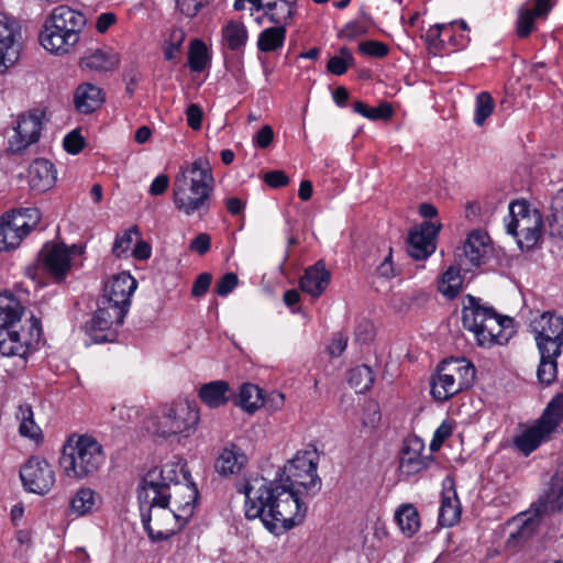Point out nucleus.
Listing matches in <instances>:
<instances>
[{
    "mask_svg": "<svg viewBox=\"0 0 563 563\" xmlns=\"http://www.w3.org/2000/svg\"><path fill=\"white\" fill-rule=\"evenodd\" d=\"M319 455L316 448L298 451L284 466L279 478L267 482L255 477L238 486L245 495V516L260 518L273 533L289 530L306 517L303 495H314L321 488L317 474Z\"/></svg>",
    "mask_w": 563,
    "mask_h": 563,
    "instance_id": "1",
    "label": "nucleus"
},
{
    "mask_svg": "<svg viewBox=\"0 0 563 563\" xmlns=\"http://www.w3.org/2000/svg\"><path fill=\"white\" fill-rule=\"evenodd\" d=\"M214 178L210 163L199 157L181 166L175 177L173 200L176 209L187 217L197 213L200 218L210 210Z\"/></svg>",
    "mask_w": 563,
    "mask_h": 563,
    "instance_id": "2",
    "label": "nucleus"
},
{
    "mask_svg": "<svg viewBox=\"0 0 563 563\" xmlns=\"http://www.w3.org/2000/svg\"><path fill=\"white\" fill-rule=\"evenodd\" d=\"M86 16L68 5H58L45 18L38 35L40 44L47 52L63 56L70 53L80 38Z\"/></svg>",
    "mask_w": 563,
    "mask_h": 563,
    "instance_id": "3",
    "label": "nucleus"
},
{
    "mask_svg": "<svg viewBox=\"0 0 563 563\" xmlns=\"http://www.w3.org/2000/svg\"><path fill=\"white\" fill-rule=\"evenodd\" d=\"M462 322L471 332L478 346L490 347L508 342L512 333V319L498 314L493 308L485 307L473 296L463 303Z\"/></svg>",
    "mask_w": 563,
    "mask_h": 563,
    "instance_id": "4",
    "label": "nucleus"
},
{
    "mask_svg": "<svg viewBox=\"0 0 563 563\" xmlns=\"http://www.w3.org/2000/svg\"><path fill=\"white\" fill-rule=\"evenodd\" d=\"M102 445L90 435H71L63 446L59 465L69 478L82 479L96 474L104 463Z\"/></svg>",
    "mask_w": 563,
    "mask_h": 563,
    "instance_id": "5",
    "label": "nucleus"
},
{
    "mask_svg": "<svg viewBox=\"0 0 563 563\" xmlns=\"http://www.w3.org/2000/svg\"><path fill=\"white\" fill-rule=\"evenodd\" d=\"M475 374V366L465 358L444 360L431 377V396L437 401H445L470 388L474 384Z\"/></svg>",
    "mask_w": 563,
    "mask_h": 563,
    "instance_id": "6",
    "label": "nucleus"
},
{
    "mask_svg": "<svg viewBox=\"0 0 563 563\" xmlns=\"http://www.w3.org/2000/svg\"><path fill=\"white\" fill-rule=\"evenodd\" d=\"M505 225L507 233L516 239L519 249L529 251L542 236L543 218L541 212L526 200H516L509 205Z\"/></svg>",
    "mask_w": 563,
    "mask_h": 563,
    "instance_id": "7",
    "label": "nucleus"
},
{
    "mask_svg": "<svg viewBox=\"0 0 563 563\" xmlns=\"http://www.w3.org/2000/svg\"><path fill=\"white\" fill-rule=\"evenodd\" d=\"M563 509V476L552 479L550 490L534 506L533 511L521 514L518 529L509 534L507 547L516 549L528 541L538 530L540 517L554 510Z\"/></svg>",
    "mask_w": 563,
    "mask_h": 563,
    "instance_id": "8",
    "label": "nucleus"
},
{
    "mask_svg": "<svg viewBox=\"0 0 563 563\" xmlns=\"http://www.w3.org/2000/svg\"><path fill=\"white\" fill-rule=\"evenodd\" d=\"M563 422V394H556L547 405L539 420L514 440L515 446L525 455L532 453L548 441Z\"/></svg>",
    "mask_w": 563,
    "mask_h": 563,
    "instance_id": "9",
    "label": "nucleus"
},
{
    "mask_svg": "<svg viewBox=\"0 0 563 563\" xmlns=\"http://www.w3.org/2000/svg\"><path fill=\"white\" fill-rule=\"evenodd\" d=\"M139 501L144 529L153 541L167 540L186 525L170 507L158 498L154 501Z\"/></svg>",
    "mask_w": 563,
    "mask_h": 563,
    "instance_id": "10",
    "label": "nucleus"
},
{
    "mask_svg": "<svg viewBox=\"0 0 563 563\" xmlns=\"http://www.w3.org/2000/svg\"><path fill=\"white\" fill-rule=\"evenodd\" d=\"M199 422L198 409L188 401H177L163 407L157 416L155 431L159 437H189Z\"/></svg>",
    "mask_w": 563,
    "mask_h": 563,
    "instance_id": "11",
    "label": "nucleus"
},
{
    "mask_svg": "<svg viewBox=\"0 0 563 563\" xmlns=\"http://www.w3.org/2000/svg\"><path fill=\"white\" fill-rule=\"evenodd\" d=\"M41 334V322L34 316L27 320V325H21L20 330H0V354L25 361L37 349Z\"/></svg>",
    "mask_w": 563,
    "mask_h": 563,
    "instance_id": "12",
    "label": "nucleus"
},
{
    "mask_svg": "<svg viewBox=\"0 0 563 563\" xmlns=\"http://www.w3.org/2000/svg\"><path fill=\"white\" fill-rule=\"evenodd\" d=\"M539 354L562 355L563 316L555 311H545L530 322Z\"/></svg>",
    "mask_w": 563,
    "mask_h": 563,
    "instance_id": "13",
    "label": "nucleus"
},
{
    "mask_svg": "<svg viewBox=\"0 0 563 563\" xmlns=\"http://www.w3.org/2000/svg\"><path fill=\"white\" fill-rule=\"evenodd\" d=\"M181 464H165L162 468H153L143 477L139 488V500L154 501L162 494V490L167 489L174 483H183L189 479Z\"/></svg>",
    "mask_w": 563,
    "mask_h": 563,
    "instance_id": "14",
    "label": "nucleus"
},
{
    "mask_svg": "<svg viewBox=\"0 0 563 563\" xmlns=\"http://www.w3.org/2000/svg\"><path fill=\"white\" fill-rule=\"evenodd\" d=\"M125 316L124 310L100 301L97 311L85 325L86 333L92 343L113 342L118 335L117 329Z\"/></svg>",
    "mask_w": 563,
    "mask_h": 563,
    "instance_id": "15",
    "label": "nucleus"
},
{
    "mask_svg": "<svg viewBox=\"0 0 563 563\" xmlns=\"http://www.w3.org/2000/svg\"><path fill=\"white\" fill-rule=\"evenodd\" d=\"M80 252L77 245L46 243L38 253V268L55 283L63 282L71 268V254Z\"/></svg>",
    "mask_w": 563,
    "mask_h": 563,
    "instance_id": "16",
    "label": "nucleus"
},
{
    "mask_svg": "<svg viewBox=\"0 0 563 563\" xmlns=\"http://www.w3.org/2000/svg\"><path fill=\"white\" fill-rule=\"evenodd\" d=\"M20 478L29 493L45 495L55 484V472L46 459L31 456L20 468Z\"/></svg>",
    "mask_w": 563,
    "mask_h": 563,
    "instance_id": "17",
    "label": "nucleus"
},
{
    "mask_svg": "<svg viewBox=\"0 0 563 563\" xmlns=\"http://www.w3.org/2000/svg\"><path fill=\"white\" fill-rule=\"evenodd\" d=\"M43 117L44 112L40 109H32L18 117L14 134L9 139L8 151L11 154H21L40 140Z\"/></svg>",
    "mask_w": 563,
    "mask_h": 563,
    "instance_id": "18",
    "label": "nucleus"
},
{
    "mask_svg": "<svg viewBox=\"0 0 563 563\" xmlns=\"http://www.w3.org/2000/svg\"><path fill=\"white\" fill-rule=\"evenodd\" d=\"M432 463L431 454H426L424 442L418 437L407 438L399 453L398 471L402 478H410L426 471Z\"/></svg>",
    "mask_w": 563,
    "mask_h": 563,
    "instance_id": "19",
    "label": "nucleus"
},
{
    "mask_svg": "<svg viewBox=\"0 0 563 563\" xmlns=\"http://www.w3.org/2000/svg\"><path fill=\"white\" fill-rule=\"evenodd\" d=\"M197 498L198 490L189 479L183 483H174L172 487L162 490L158 497L162 503L168 507L172 506L170 509L178 515L183 523H187L192 516Z\"/></svg>",
    "mask_w": 563,
    "mask_h": 563,
    "instance_id": "20",
    "label": "nucleus"
},
{
    "mask_svg": "<svg viewBox=\"0 0 563 563\" xmlns=\"http://www.w3.org/2000/svg\"><path fill=\"white\" fill-rule=\"evenodd\" d=\"M137 287V282L130 273L122 272L114 275L103 288V296L100 301L124 310L128 313L131 297Z\"/></svg>",
    "mask_w": 563,
    "mask_h": 563,
    "instance_id": "21",
    "label": "nucleus"
},
{
    "mask_svg": "<svg viewBox=\"0 0 563 563\" xmlns=\"http://www.w3.org/2000/svg\"><path fill=\"white\" fill-rule=\"evenodd\" d=\"M20 36L16 21L0 12V73L18 60Z\"/></svg>",
    "mask_w": 563,
    "mask_h": 563,
    "instance_id": "22",
    "label": "nucleus"
},
{
    "mask_svg": "<svg viewBox=\"0 0 563 563\" xmlns=\"http://www.w3.org/2000/svg\"><path fill=\"white\" fill-rule=\"evenodd\" d=\"M441 229L440 223L423 222L410 230L407 251L415 260H426L435 251V239Z\"/></svg>",
    "mask_w": 563,
    "mask_h": 563,
    "instance_id": "23",
    "label": "nucleus"
},
{
    "mask_svg": "<svg viewBox=\"0 0 563 563\" xmlns=\"http://www.w3.org/2000/svg\"><path fill=\"white\" fill-rule=\"evenodd\" d=\"M489 236L479 230L471 232L464 243L463 254H460V266L464 271H471L472 267H478L488 252Z\"/></svg>",
    "mask_w": 563,
    "mask_h": 563,
    "instance_id": "24",
    "label": "nucleus"
},
{
    "mask_svg": "<svg viewBox=\"0 0 563 563\" xmlns=\"http://www.w3.org/2000/svg\"><path fill=\"white\" fill-rule=\"evenodd\" d=\"M27 234L26 222L8 213L0 224V251L14 250Z\"/></svg>",
    "mask_w": 563,
    "mask_h": 563,
    "instance_id": "25",
    "label": "nucleus"
},
{
    "mask_svg": "<svg viewBox=\"0 0 563 563\" xmlns=\"http://www.w3.org/2000/svg\"><path fill=\"white\" fill-rule=\"evenodd\" d=\"M331 279L330 272L322 261L309 266L299 280L300 289L313 298H319L328 287Z\"/></svg>",
    "mask_w": 563,
    "mask_h": 563,
    "instance_id": "26",
    "label": "nucleus"
},
{
    "mask_svg": "<svg viewBox=\"0 0 563 563\" xmlns=\"http://www.w3.org/2000/svg\"><path fill=\"white\" fill-rule=\"evenodd\" d=\"M57 172L53 163L45 158L35 159L29 168V184L32 190L44 192L56 183Z\"/></svg>",
    "mask_w": 563,
    "mask_h": 563,
    "instance_id": "27",
    "label": "nucleus"
},
{
    "mask_svg": "<svg viewBox=\"0 0 563 563\" xmlns=\"http://www.w3.org/2000/svg\"><path fill=\"white\" fill-rule=\"evenodd\" d=\"M121 63L120 54L111 48L95 49L86 54L81 59L84 69L95 70L99 73H108L115 70Z\"/></svg>",
    "mask_w": 563,
    "mask_h": 563,
    "instance_id": "28",
    "label": "nucleus"
},
{
    "mask_svg": "<svg viewBox=\"0 0 563 563\" xmlns=\"http://www.w3.org/2000/svg\"><path fill=\"white\" fill-rule=\"evenodd\" d=\"M104 101L102 89L85 82L77 87L74 95V104L78 112L89 114L102 106Z\"/></svg>",
    "mask_w": 563,
    "mask_h": 563,
    "instance_id": "29",
    "label": "nucleus"
},
{
    "mask_svg": "<svg viewBox=\"0 0 563 563\" xmlns=\"http://www.w3.org/2000/svg\"><path fill=\"white\" fill-rule=\"evenodd\" d=\"M247 463L244 451L235 444L225 446L216 461V470L222 476L238 474Z\"/></svg>",
    "mask_w": 563,
    "mask_h": 563,
    "instance_id": "30",
    "label": "nucleus"
},
{
    "mask_svg": "<svg viewBox=\"0 0 563 563\" xmlns=\"http://www.w3.org/2000/svg\"><path fill=\"white\" fill-rule=\"evenodd\" d=\"M198 396L209 408H218L229 401L230 386L225 380L206 383L199 388Z\"/></svg>",
    "mask_w": 563,
    "mask_h": 563,
    "instance_id": "31",
    "label": "nucleus"
},
{
    "mask_svg": "<svg viewBox=\"0 0 563 563\" xmlns=\"http://www.w3.org/2000/svg\"><path fill=\"white\" fill-rule=\"evenodd\" d=\"M23 307L11 294H0V330L12 329L21 320Z\"/></svg>",
    "mask_w": 563,
    "mask_h": 563,
    "instance_id": "32",
    "label": "nucleus"
},
{
    "mask_svg": "<svg viewBox=\"0 0 563 563\" xmlns=\"http://www.w3.org/2000/svg\"><path fill=\"white\" fill-rule=\"evenodd\" d=\"M100 498L91 488H79L69 501V510L76 517L91 514L98 508Z\"/></svg>",
    "mask_w": 563,
    "mask_h": 563,
    "instance_id": "33",
    "label": "nucleus"
},
{
    "mask_svg": "<svg viewBox=\"0 0 563 563\" xmlns=\"http://www.w3.org/2000/svg\"><path fill=\"white\" fill-rule=\"evenodd\" d=\"M297 0L267 1L264 14L274 24L287 25L290 23L296 9Z\"/></svg>",
    "mask_w": 563,
    "mask_h": 563,
    "instance_id": "34",
    "label": "nucleus"
},
{
    "mask_svg": "<svg viewBox=\"0 0 563 563\" xmlns=\"http://www.w3.org/2000/svg\"><path fill=\"white\" fill-rule=\"evenodd\" d=\"M460 516L461 507L455 490L444 492L439 509V523L442 527H452L460 520Z\"/></svg>",
    "mask_w": 563,
    "mask_h": 563,
    "instance_id": "35",
    "label": "nucleus"
},
{
    "mask_svg": "<svg viewBox=\"0 0 563 563\" xmlns=\"http://www.w3.org/2000/svg\"><path fill=\"white\" fill-rule=\"evenodd\" d=\"M395 520L401 532L410 538L420 528V517L417 508L411 504L401 505L395 512Z\"/></svg>",
    "mask_w": 563,
    "mask_h": 563,
    "instance_id": "36",
    "label": "nucleus"
},
{
    "mask_svg": "<svg viewBox=\"0 0 563 563\" xmlns=\"http://www.w3.org/2000/svg\"><path fill=\"white\" fill-rule=\"evenodd\" d=\"M286 38V26H275L263 30L257 38V48L263 53L275 52L284 45Z\"/></svg>",
    "mask_w": 563,
    "mask_h": 563,
    "instance_id": "37",
    "label": "nucleus"
},
{
    "mask_svg": "<svg viewBox=\"0 0 563 563\" xmlns=\"http://www.w3.org/2000/svg\"><path fill=\"white\" fill-rule=\"evenodd\" d=\"M236 405L249 413H254L263 405L262 390L253 384H243L240 388Z\"/></svg>",
    "mask_w": 563,
    "mask_h": 563,
    "instance_id": "38",
    "label": "nucleus"
},
{
    "mask_svg": "<svg viewBox=\"0 0 563 563\" xmlns=\"http://www.w3.org/2000/svg\"><path fill=\"white\" fill-rule=\"evenodd\" d=\"M16 418L20 421V434L22 437L38 441V439L42 437V431L34 421V415L31 406L26 404L19 406Z\"/></svg>",
    "mask_w": 563,
    "mask_h": 563,
    "instance_id": "39",
    "label": "nucleus"
},
{
    "mask_svg": "<svg viewBox=\"0 0 563 563\" xmlns=\"http://www.w3.org/2000/svg\"><path fill=\"white\" fill-rule=\"evenodd\" d=\"M222 37L230 49H239L247 41V31L243 23L230 21L222 29Z\"/></svg>",
    "mask_w": 563,
    "mask_h": 563,
    "instance_id": "40",
    "label": "nucleus"
},
{
    "mask_svg": "<svg viewBox=\"0 0 563 563\" xmlns=\"http://www.w3.org/2000/svg\"><path fill=\"white\" fill-rule=\"evenodd\" d=\"M210 63L207 45L201 40H194L189 45L188 65L192 71L200 73Z\"/></svg>",
    "mask_w": 563,
    "mask_h": 563,
    "instance_id": "41",
    "label": "nucleus"
},
{
    "mask_svg": "<svg viewBox=\"0 0 563 563\" xmlns=\"http://www.w3.org/2000/svg\"><path fill=\"white\" fill-rule=\"evenodd\" d=\"M462 284L463 280L460 274V269L451 266L443 273L438 289L443 296L452 299L461 290Z\"/></svg>",
    "mask_w": 563,
    "mask_h": 563,
    "instance_id": "42",
    "label": "nucleus"
},
{
    "mask_svg": "<svg viewBox=\"0 0 563 563\" xmlns=\"http://www.w3.org/2000/svg\"><path fill=\"white\" fill-rule=\"evenodd\" d=\"M561 355L540 354V363L537 369V377L540 384L551 385L558 377V358Z\"/></svg>",
    "mask_w": 563,
    "mask_h": 563,
    "instance_id": "43",
    "label": "nucleus"
},
{
    "mask_svg": "<svg viewBox=\"0 0 563 563\" xmlns=\"http://www.w3.org/2000/svg\"><path fill=\"white\" fill-rule=\"evenodd\" d=\"M548 221L551 234L563 239V188L552 199Z\"/></svg>",
    "mask_w": 563,
    "mask_h": 563,
    "instance_id": "44",
    "label": "nucleus"
},
{
    "mask_svg": "<svg viewBox=\"0 0 563 563\" xmlns=\"http://www.w3.org/2000/svg\"><path fill=\"white\" fill-rule=\"evenodd\" d=\"M139 239L140 231L136 225H133L130 229L123 231L121 234H118L112 247L113 254L117 257L125 256L134 242H136Z\"/></svg>",
    "mask_w": 563,
    "mask_h": 563,
    "instance_id": "45",
    "label": "nucleus"
},
{
    "mask_svg": "<svg viewBox=\"0 0 563 563\" xmlns=\"http://www.w3.org/2000/svg\"><path fill=\"white\" fill-rule=\"evenodd\" d=\"M374 382L372 371L368 366L362 365L350 372L349 383L356 393H364L371 388Z\"/></svg>",
    "mask_w": 563,
    "mask_h": 563,
    "instance_id": "46",
    "label": "nucleus"
},
{
    "mask_svg": "<svg viewBox=\"0 0 563 563\" xmlns=\"http://www.w3.org/2000/svg\"><path fill=\"white\" fill-rule=\"evenodd\" d=\"M185 37L186 34L181 27L174 26L169 30L164 45V57L166 60H173L177 57Z\"/></svg>",
    "mask_w": 563,
    "mask_h": 563,
    "instance_id": "47",
    "label": "nucleus"
},
{
    "mask_svg": "<svg viewBox=\"0 0 563 563\" xmlns=\"http://www.w3.org/2000/svg\"><path fill=\"white\" fill-rule=\"evenodd\" d=\"M340 55L333 56L327 64V69L333 75L341 76L353 65L354 58L347 47L340 48Z\"/></svg>",
    "mask_w": 563,
    "mask_h": 563,
    "instance_id": "48",
    "label": "nucleus"
},
{
    "mask_svg": "<svg viewBox=\"0 0 563 563\" xmlns=\"http://www.w3.org/2000/svg\"><path fill=\"white\" fill-rule=\"evenodd\" d=\"M494 108V100L488 92L478 93L476 97L474 122L478 126L483 125L486 119L492 115Z\"/></svg>",
    "mask_w": 563,
    "mask_h": 563,
    "instance_id": "49",
    "label": "nucleus"
},
{
    "mask_svg": "<svg viewBox=\"0 0 563 563\" xmlns=\"http://www.w3.org/2000/svg\"><path fill=\"white\" fill-rule=\"evenodd\" d=\"M421 37L428 45L429 51L434 54H439L440 52L446 49V40L442 38V23L430 26Z\"/></svg>",
    "mask_w": 563,
    "mask_h": 563,
    "instance_id": "50",
    "label": "nucleus"
},
{
    "mask_svg": "<svg viewBox=\"0 0 563 563\" xmlns=\"http://www.w3.org/2000/svg\"><path fill=\"white\" fill-rule=\"evenodd\" d=\"M537 18L538 16L529 8L520 9L516 22L517 35L521 38L527 37L531 33Z\"/></svg>",
    "mask_w": 563,
    "mask_h": 563,
    "instance_id": "51",
    "label": "nucleus"
},
{
    "mask_svg": "<svg viewBox=\"0 0 563 563\" xmlns=\"http://www.w3.org/2000/svg\"><path fill=\"white\" fill-rule=\"evenodd\" d=\"M358 51L363 55L372 57H384L388 54V46L378 41H366L358 45Z\"/></svg>",
    "mask_w": 563,
    "mask_h": 563,
    "instance_id": "52",
    "label": "nucleus"
},
{
    "mask_svg": "<svg viewBox=\"0 0 563 563\" xmlns=\"http://www.w3.org/2000/svg\"><path fill=\"white\" fill-rule=\"evenodd\" d=\"M207 3L208 0H176L177 9L187 18L196 16Z\"/></svg>",
    "mask_w": 563,
    "mask_h": 563,
    "instance_id": "53",
    "label": "nucleus"
},
{
    "mask_svg": "<svg viewBox=\"0 0 563 563\" xmlns=\"http://www.w3.org/2000/svg\"><path fill=\"white\" fill-rule=\"evenodd\" d=\"M455 26H456L455 21L450 22V23H442V30H443L442 38L446 40V49L448 48H453V49L462 48L465 44L464 42L468 41V38L466 41H464V38L462 36L460 38H457L454 35Z\"/></svg>",
    "mask_w": 563,
    "mask_h": 563,
    "instance_id": "54",
    "label": "nucleus"
},
{
    "mask_svg": "<svg viewBox=\"0 0 563 563\" xmlns=\"http://www.w3.org/2000/svg\"><path fill=\"white\" fill-rule=\"evenodd\" d=\"M63 145L67 153L75 155L84 148L85 140L79 130H73L64 137Z\"/></svg>",
    "mask_w": 563,
    "mask_h": 563,
    "instance_id": "55",
    "label": "nucleus"
},
{
    "mask_svg": "<svg viewBox=\"0 0 563 563\" xmlns=\"http://www.w3.org/2000/svg\"><path fill=\"white\" fill-rule=\"evenodd\" d=\"M239 279L236 274L227 273L224 274L216 285V292L221 297L228 296L236 286Z\"/></svg>",
    "mask_w": 563,
    "mask_h": 563,
    "instance_id": "56",
    "label": "nucleus"
},
{
    "mask_svg": "<svg viewBox=\"0 0 563 563\" xmlns=\"http://www.w3.org/2000/svg\"><path fill=\"white\" fill-rule=\"evenodd\" d=\"M10 214L14 217H21L22 221H25L27 224V232L36 227V224L41 220V212L36 208H24L16 211H12Z\"/></svg>",
    "mask_w": 563,
    "mask_h": 563,
    "instance_id": "57",
    "label": "nucleus"
},
{
    "mask_svg": "<svg viewBox=\"0 0 563 563\" xmlns=\"http://www.w3.org/2000/svg\"><path fill=\"white\" fill-rule=\"evenodd\" d=\"M452 433V426L443 421L434 431L433 438L430 443V450L431 451H438L443 442L451 435Z\"/></svg>",
    "mask_w": 563,
    "mask_h": 563,
    "instance_id": "58",
    "label": "nucleus"
},
{
    "mask_svg": "<svg viewBox=\"0 0 563 563\" xmlns=\"http://www.w3.org/2000/svg\"><path fill=\"white\" fill-rule=\"evenodd\" d=\"M211 247V236L208 233H199L191 242L189 243V251L195 252L199 255H205L210 251Z\"/></svg>",
    "mask_w": 563,
    "mask_h": 563,
    "instance_id": "59",
    "label": "nucleus"
},
{
    "mask_svg": "<svg viewBox=\"0 0 563 563\" xmlns=\"http://www.w3.org/2000/svg\"><path fill=\"white\" fill-rule=\"evenodd\" d=\"M349 338L342 332H338L332 336V340L328 346L329 354L332 357L340 356L347 346Z\"/></svg>",
    "mask_w": 563,
    "mask_h": 563,
    "instance_id": "60",
    "label": "nucleus"
},
{
    "mask_svg": "<svg viewBox=\"0 0 563 563\" xmlns=\"http://www.w3.org/2000/svg\"><path fill=\"white\" fill-rule=\"evenodd\" d=\"M185 113L188 125L195 131L199 130L202 123L201 108L197 103H190Z\"/></svg>",
    "mask_w": 563,
    "mask_h": 563,
    "instance_id": "61",
    "label": "nucleus"
},
{
    "mask_svg": "<svg viewBox=\"0 0 563 563\" xmlns=\"http://www.w3.org/2000/svg\"><path fill=\"white\" fill-rule=\"evenodd\" d=\"M264 181L272 188H280L289 184V178L283 170H271L264 175Z\"/></svg>",
    "mask_w": 563,
    "mask_h": 563,
    "instance_id": "62",
    "label": "nucleus"
},
{
    "mask_svg": "<svg viewBox=\"0 0 563 563\" xmlns=\"http://www.w3.org/2000/svg\"><path fill=\"white\" fill-rule=\"evenodd\" d=\"M211 280H212V276L209 273H202V274L198 275V277L196 278V280L192 285V289H191L192 296H195V297L203 296L208 291Z\"/></svg>",
    "mask_w": 563,
    "mask_h": 563,
    "instance_id": "63",
    "label": "nucleus"
},
{
    "mask_svg": "<svg viewBox=\"0 0 563 563\" xmlns=\"http://www.w3.org/2000/svg\"><path fill=\"white\" fill-rule=\"evenodd\" d=\"M117 15L113 12H103L96 20V30L99 34H104L112 25L117 23Z\"/></svg>",
    "mask_w": 563,
    "mask_h": 563,
    "instance_id": "64",
    "label": "nucleus"
}]
</instances>
